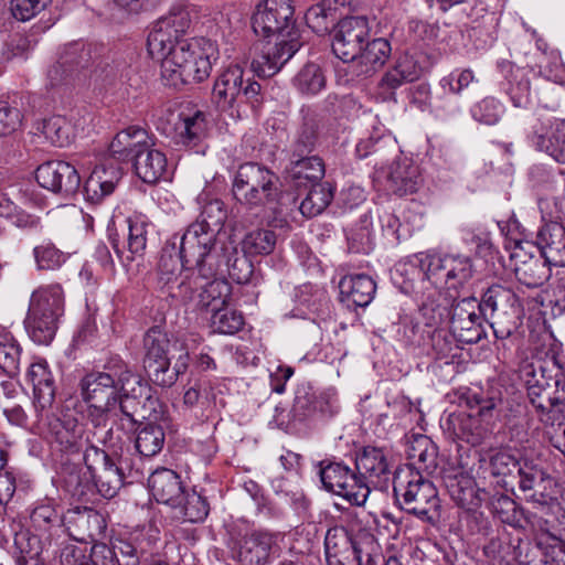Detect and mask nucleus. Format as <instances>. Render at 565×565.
<instances>
[{
    "label": "nucleus",
    "instance_id": "obj_1",
    "mask_svg": "<svg viewBox=\"0 0 565 565\" xmlns=\"http://www.w3.org/2000/svg\"><path fill=\"white\" fill-rule=\"evenodd\" d=\"M256 35L275 40L262 56L252 62V68L259 77L275 75L301 47L299 30L296 25L292 0H264L256 7L252 17Z\"/></svg>",
    "mask_w": 565,
    "mask_h": 565
},
{
    "label": "nucleus",
    "instance_id": "obj_2",
    "mask_svg": "<svg viewBox=\"0 0 565 565\" xmlns=\"http://www.w3.org/2000/svg\"><path fill=\"white\" fill-rule=\"evenodd\" d=\"M104 369L81 381L82 397L88 404L87 414L111 413L117 406L118 393L136 395L143 388L142 379L120 358L109 359Z\"/></svg>",
    "mask_w": 565,
    "mask_h": 565
},
{
    "label": "nucleus",
    "instance_id": "obj_3",
    "mask_svg": "<svg viewBox=\"0 0 565 565\" xmlns=\"http://www.w3.org/2000/svg\"><path fill=\"white\" fill-rule=\"evenodd\" d=\"M467 407L477 408V414L458 412L450 414L445 422V429L457 438L476 446L491 431L495 409L502 404V392L499 387L467 388L460 396Z\"/></svg>",
    "mask_w": 565,
    "mask_h": 565
},
{
    "label": "nucleus",
    "instance_id": "obj_4",
    "mask_svg": "<svg viewBox=\"0 0 565 565\" xmlns=\"http://www.w3.org/2000/svg\"><path fill=\"white\" fill-rule=\"evenodd\" d=\"M216 236L209 226L204 228L192 223L182 235H173L163 246L173 245L175 255L183 264L194 267L202 279L210 280L218 274L222 262Z\"/></svg>",
    "mask_w": 565,
    "mask_h": 565
},
{
    "label": "nucleus",
    "instance_id": "obj_5",
    "mask_svg": "<svg viewBox=\"0 0 565 565\" xmlns=\"http://www.w3.org/2000/svg\"><path fill=\"white\" fill-rule=\"evenodd\" d=\"M278 180L266 166L245 162L235 172L232 193L241 206L258 214L277 202L280 193Z\"/></svg>",
    "mask_w": 565,
    "mask_h": 565
},
{
    "label": "nucleus",
    "instance_id": "obj_6",
    "mask_svg": "<svg viewBox=\"0 0 565 565\" xmlns=\"http://www.w3.org/2000/svg\"><path fill=\"white\" fill-rule=\"evenodd\" d=\"M525 382L527 397L542 423L553 424L556 414L565 412V374L558 367L555 374L533 364H525L521 370Z\"/></svg>",
    "mask_w": 565,
    "mask_h": 565
},
{
    "label": "nucleus",
    "instance_id": "obj_7",
    "mask_svg": "<svg viewBox=\"0 0 565 565\" xmlns=\"http://www.w3.org/2000/svg\"><path fill=\"white\" fill-rule=\"evenodd\" d=\"M212 102L218 110L241 118L246 114V107L256 110L263 104L262 86L255 81L245 79L239 65H231L216 77Z\"/></svg>",
    "mask_w": 565,
    "mask_h": 565
},
{
    "label": "nucleus",
    "instance_id": "obj_8",
    "mask_svg": "<svg viewBox=\"0 0 565 565\" xmlns=\"http://www.w3.org/2000/svg\"><path fill=\"white\" fill-rule=\"evenodd\" d=\"M393 490L396 503L406 513L430 524L439 518L438 491L422 472L408 469L404 476L398 473Z\"/></svg>",
    "mask_w": 565,
    "mask_h": 565
},
{
    "label": "nucleus",
    "instance_id": "obj_9",
    "mask_svg": "<svg viewBox=\"0 0 565 565\" xmlns=\"http://www.w3.org/2000/svg\"><path fill=\"white\" fill-rule=\"evenodd\" d=\"M479 311L490 324L497 339L509 338L515 328L512 318L522 312L516 294L500 284H493L483 291L478 301Z\"/></svg>",
    "mask_w": 565,
    "mask_h": 565
},
{
    "label": "nucleus",
    "instance_id": "obj_10",
    "mask_svg": "<svg viewBox=\"0 0 565 565\" xmlns=\"http://www.w3.org/2000/svg\"><path fill=\"white\" fill-rule=\"evenodd\" d=\"M154 542L143 532L136 531L111 540V545L96 544L89 558L94 565H147Z\"/></svg>",
    "mask_w": 565,
    "mask_h": 565
},
{
    "label": "nucleus",
    "instance_id": "obj_11",
    "mask_svg": "<svg viewBox=\"0 0 565 565\" xmlns=\"http://www.w3.org/2000/svg\"><path fill=\"white\" fill-rule=\"evenodd\" d=\"M196 17L193 4L184 2L172 4L169 11L153 23L147 39L148 52L162 54L167 44L186 39L185 35Z\"/></svg>",
    "mask_w": 565,
    "mask_h": 565
},
{
    "label": "nucleus",
    "instance_id": "obj_12",
    "mask_svg": "<svg viewBox=\"0 0 565 565\" xmlns=\"http://www.w3.org/2000/svg\"><path fill=\"white\" fill-rule=\"evenodd\" d=\"M520 513L526 525L536 533V546L542 555L550 551V546L565 541V511L557 502L521 510Z\"/></svg>",
    "mask_w": 565,
    "mask_h": 565
},
{
    "label": "nucleus",
    "instance_id": "obj_13",
    "mask_svg": "<svg viewBox=\"0 0 565 565\" xmlns=\"http://www.w3.org/2000/svg\"><path fill=\"white\" fill-rule=\"evenodd\" d=\"M36 423L46 427L51 441L55 443L61 451L77 454L84 446L85 449L95 446L74 411L64 409L58 416L44 414L42 422Z\"/></svg>",
    "mask_w": 565,
    "mask_h": 565
},
{
    "label": "nucleus",
    "instance_id": "obj_14",
    "mask_svg": "<svg viewBox=\"0 0 565 565\" xmlns=\"http://www.w3.org/2000/svg\"><path fill=\"white\" fill-rule=\"evenodd\" d=\"M320 480L323 488L339 497H342L352 505L361 507L369 498V488L361 480L356 470L343 462H320Z\"/></svg>",
    "mask_w": 565,
    "mask_h": 565
},
{
    "label": "nucleus",
    "instance_id": "obj_15",
    "mask_svg": "<svg viewBox=\"0 0 565 565\" xmlns=\"http://www.w3.org/2000/svg\"><path fill=\"white\" fill-rule=\"evenodd\" d=\"M228 548L239 565H267L278 550L277 536L267 530H253L232 536Z\"/></svg>",
    "mask_w": 565,
    "mask_h": 565
},
{
    "label": "nucleus",
    "instance_id": "obj_16",
    "mask_svg": "<svg viewBox=\"0 0 565 565\" xmlns=\"http://www.w3.org/2000/svg\"><path fill=\"white\" fill-rule=\"evenodd\" d=\"M84 462L98 493L113 499L124 483V473L106 450L90 446L84 451Z\"/></svg>",
    "mask_w": 565,
    "mask_h": 565
},
{
    "label": "nucleus",
    "instance_id": "obj_17",
    "mask_svg": "<svg viewBox=\"0 0 565 565\" xmlns=\"http://www.w3.org/2000/svg\"><path fill=\"white\" fill-rule=\"evenodd\" d=\"M173 341L159 327L150 328L143 337L142 365L151 382L161 386L167 381V365L171 364Z\"/></svg>",
    "mask_w": 565,
    "mask_h": 565
},
{
    "label": "nucleus",
    "instance_id": "obj_18",
    "mask_svg": "<svg viewBox=\"0 0 565 565\" xmlns=\"http://www.w3.org/2000/svg\"><path fill=\"white\" fill-rule=\"evenodd\" d=\"M370 21L364 15L345 17L339 21L332 40V52L345 63L356 58L371 36Z\"/></svg>",
    "mask_w": 565,
    "mask_h": 565
},
{
    "label": "nucleus",
    "instance_id": "obj_19",
    "mask_svg": "<svg viewBox=\"0 0 565 565\" xmlns=\"http://www.w3.org/2000/svg\"><path fill=\"white\" fill-rule=\"evenodd\" d=\"M484 318L479 311L478 300L468 297L452 302L449 328L454 339L460 343H477L483 335Z\"/></svg>",
    "mask_w": 565,
    "mask_h": 565
},
{
    "label": "nucleus",
    "instance_id": "obj_20",
    "mask_svg": "<svg viewBox=\"0 0 565 565\" xmlns=\"http://www.w3.org/2000/svg\"><path fill=\"white\" fill-rule=\"evenodd\" d=\"M127 231L120 235L116 230H108V242L124 267L137 257H141L147 246L148 224L135 217L127 221Z\"/></svg>",
    "mask_w": 565,
    "mask_h": 565
},
{
    "label": "nucleus",
    "instance_id": "obj_21",
    "mask_svg": "<svg viewBox=\"0 0 565 565\" xmlns=\"http://www.w3.org/2000/svg\"><path fill=\"white\" fill-rule=\"evenodd\" d=\"M39 185L61 195L74 194L81 185V177L74 166L62 160L46 161L35 170Z\"/></svg>",
    "mask_w": 565,
    "mask_h": 565
},
{
    "label": "nucleus",
    "instance_id": "obj_22",
    "mask_svg": "<svg viewBox=\"0 0 565 565\" xmlns=\"http://www.w3.org/2000/svg\"><path fill=\"white\" fill-rule=\"evenodd\" d=\"M221 391L210 380H198L183 394V405L202 420L214 418L225 402L218 398Z\"/></svg>",
    "mask_w": 565,
    "mask_h": 565
},
{
    "label": "nucleus",
    "instance_id": "obj_23",
    "mask_svg": "<svg viewBox=\"0 0 565 565\" xmlns=\"http://www.w3.org/2000/svg\"><path fill=\"white\" fill-rule=\"evenodd\" d=\"M355 470L360 480L372 489H384L391 476L390 463L382 448L366 446L356 457Z\"/></svg>",
    "mask_w": 565,
    "mask_h": 565
},
{
    "label": "nucleus",
    "instance_id": "obj_24",
    "mask_svg": "<svg viewBox=\"0 0 565 565\" xmlns=\"http://www.w3.org/2000/svg\"><path fill=\"white\" fill-rule=\"evenodd\" d=\"M26 377L33 386L35 418L41 423L44 412L53 405L55 398L54 377L45 361L32 363L28 370Z\"/></svg>",
    "mask_w": 565,
    "mask_h": 565
},
{
    "label": "nucleus",
    "instance_id": "obj_25",
    "mask_svg": "<svg viewBox=\"0 0 565 565\" xmlns=\"http://www.w3.org/2000/svg\"><path fill=\"white\" fill-rule=\"evenodd\" d=\"M290 419L294 423L307 424L318 417L332 415V406L324 395H317L310 386H299L296 391Z\"/></svg>",
    "mask_w": 565,
    "mask_h": 565
},
{
    "label": "nucleus",
    "instance_id": "obj_26",
    "mask_svg": "<svg viewBox=\"0 0 565 565\" xmlns=\"http://www.w3.org/2000/svg\"><path fill=\"white\" fill-rule=\"evenodd\" d=\"M392 53V46L385 38H374L365 42L361 53L350 63V72L356 77H369L382 68Z\"/></svg>",
    "mask_w": 565,
    "mask_h": 565
},
{
    "label": "nucleus",
    "instance_id": "obj_27",
    "mask_svg": "<svg viewBox=\"0 0 565 565\" xmlns=\"http://www.w3.org/2000/svg\"><path fill=\"white\" fill-rule=\"evenodd\" d=\"M478 456L481 467L489 470L498 484L503 488L513 487L522 458L515 457L508 449H491L484 454L479 452Z\"/></svg>",
    "mask_w": 565,
    "mask_h": 565
},
{
    "label": "nucleus",
    "instance_id": "obj_28",
    "mask_svg": "<svg viewBox=\"0 0 565 565\" xmlns=\"http://www.w3.org/2000/svg\"><path fill=\"white\" fill-rule=\"evenodd\" d=\"M63 525L68 535L76 541L94 540L105 529V520L100 513L92 508H75L68 510L63 516Z\"/></svg>",
    "mask_w": 565,
    "mask_h": 565
},
{
    "label": "nucleus",
    "instance_id": "obj_29",
    "mask_svg": "<svg viewBox=\"0 0 565 565\" xmlns=\"http://www.w3.org/2000/svg\"><path fill=\"white\" fill-rule=\"evenodd\" d=\"M152 142L148 132L138 126L120 130L109 145L110 156L120 162H134Z\"/></svg>",
    "mask_w": 565,
    "mask_h": 565
},
{
    "label": "nucleus",
    "instance_id": "obj_30",
    "mask_svg": "<svg viewBox=\"0 0 565 565\" xmlns=\"http://www.w3.org/2000/svg\"><path fill=\"white\" fill-rule=\"evenodd\" d=\"M148 487L157 502L171 508L180 505L181 497L185 490L180 476L168 468L154 470L148 479Z\"/></svg>",
    "mask_w": 565,
    "mask_h": 565
},
{
    "label": "nucleus",
    "instance_id": "obj_31",
    "mask_svg": "<svg viewBox=\"0 0 565 565\" xmlns=\"http://www.w3.org/2000/svg\"><path fill=\"white\" fill-rule=\"evenodd\" d=\"M515 260L514 274L519 282L529 288L543 286L552 276L550 256H529L512 254Z\"/></svg>",
    "mask_w": 565,
    "mask_h": 565
},
{
    "label": "nucleus",
    "instance_id": "obj_32",
    "mask_svg": "<svg viewBox=\"0 0 565 565\" xmlns=\"http://www.w3.org/2000/svg\"><path fill=\"white\" fill-rule=\"evenodd\" d=\"M340 300L348 308L366 307L374 298L375 281L365 274L348 275L339 282Z\"/></svg>",
    "mask_w": 565,
    "mask_h": 565
},
{
    "label": "nucleus",
    "instance_id": "obj_33",
    "mask_svg": "<svg viewBox=\"0 0 565 565\" xmlns=\"http://www.w3.org/2000/svg\"><path fill=\"white\" fill-rule=\"evenodd\" d=\"M423 73V67L414 54L405 52L398 55L394 64L383 75L380 87L394 92L398 87L417 81Z\"/></svg>",
    "mask_w": 565,
    "mask_h": 565
},
{
    "label": "nucleus",
    "instance_id": "obj_34",
    "mask_svg": "<svg viewBox=\"0 0 565 565\" xmlns=\"http://www.w3.org/2000/svg\"><path fill=\"white\" fill-rule=\"evenodd\" d=\"M355 537L344 526L330 527L324 536L327 565H351Z\"/></svg>",
    "mask_w": 565,
    "mask_h": 565
},
{
    "label": "nucleus",
    "instance_id": "obj_35",
    "mask_svg": "<svg viewBox=\"0 0 565 565\" xmlns=\"http://www.w3.org/2000/svg\"><path fill=\"white\" fill-rule=\"evenodd\" d=\"M386 182L387 189L398 196L413 194L422 184L419 168L408 159L395 161L390 167Z\"/></svg>",
    "mask_w": 565,
    "mask_h": 565
},
{
    "label": "nucleus",
    "instance_id": "obj_36",
    "mask_svg": "<svg viewBox=\"0 0 565 565\" xmlns=\"http://www.w3.org/2000/svg\"><path fill=\"white\" fill-rule=\"evenodd\" d=\"M201 50L199 40L181 39L174 41L171 44H167V47L162 54L149 53L152 58L161 61V77L164 79L169 74L174 73L180 66H182L188 60L193 57Z\"/></svg>",
    "mask_w": 565,
    "mask_h": 565
},
{
    "label": "nucleus",
    "instance_id": "obj_37",
    "mask_svg": "<svg viewBox=\"0 0 565 565\" xmlns=\"http://www.w3.org/2000/svg\"><path fill=\"white\" fill-rule=\"evenodd\" d=\"M121 178L119 169L104 164L95 167L84 184L85 198L92 203H100L110 195Z\"/></svg>",
    "mask_w": 565,
    "mask_h": 565
},
{
    "label": "nucleus",
    "instance_id": "obj_38",
    "mask_svg": "<svg viewBox=\"0 0 565 565\" xmlns=\"http://www.w3.org/2000/svg\"><path fill=\"white\" fill-rule=\"evenodd\" d=\"M244 252L239 253L233 242L221 244L220 271L225 268L228 276L236 284L244 285L250 281L254 274V265Z\"/></svg>",
    "mask_w": 565,
    "mask_h": 565
},
{
    "label": "nucleus",
    "instance_id": "obj_39",
    "mask_svg": "<svg viewBox=\"0 0 565 565\" xmlns=\"http://www.w3.org/2000/svg\"><path fill=\"white\" fill-rule=\"evenodd\" d=\"M211 70L210 57L201 49L198 54L188 60L174 73H170L163 81L166 85L175 88L186 84L201 83L210 76Z\"/></svg>",
    "mask_w": 565,
    "mask_h": 565
},
{
    "label": "nucleus",
    "instance_id": "obj_40",
    "mask_svg": "<svg viewBox=\"0 0 565 565\" xmlns=\"http://www.w3.org/2000/svg\"><path fill=\"white\" fill-rule=\"evenodd\" d=\"M189 268L191 267L183 264V260L175 255L173 245L170 247L163 246L157 270L158 290L167 296L174 284L184 276V270Z\"/></svg>",
    "mask_w": 565,
    "mask_h": 565
},
{
    "label": "nucleus",
    "instance_id": "obj_41",
    "mask_svg": "<svg viewBox=\"0 0 565 565\" xmlns=\"http://www.w3.org/2000/svg\"><path fill=\"white\" fill-rule=\"evenodd\" d=\"M167 157L154 147L153 141L132 162L138 178L145 183L158 182L167 172Z\"/></svg>",
    "mask_w": 565,
    "mask_h": 565
},
{
    "label": "nucleus",
    "instance_id": "obj_42",
    "mask_svg": "<svg viewBox=\"0 0 565 565\" xmlns=\"http://www.w3.org/2000/svg\"><path fill=\"white\" fill-rule=\"evenodd\" d=\"M221 282L213 279H202L194 267L184 270V276L174 284L167 298H171L178 303L190 302L195 292L204 289V292L213 294Z\"/></svg>",
    "mask_w": 565,
    "mask_h": 565
},
{
    "label": "nucleus",
    "instance_id": "obj_43",
    "mask_svg": "<svg viewBox=\"0 0 565 565\" xmlns=\"http://www.w3.org/2000/svg\"><path fill=\"white\" fill-rule=\"evenodd\" d=\"M90 60V49L81 44H71L61 55L56 65L49 70V77L52 84H57L65 76L71 75L77 68L88 66Z\"/></svg>",
    "mask_w": 565,
    "mask_h": 565
},
{
    "label": "nucleus",
    "instance_id": "obj_44",
    "mask_svg": "<svg viewBox=\"0 0 565 565\" xmlns=\"http://www.w3.org/2000/svg\"><path fill=\"white\" fill-rule=\"evenodd\" d=\"M287 172L297 185H305L306 182L316 184L324 177L326 168L320 157L307 154L289 158Z\"/></svg>",
    "mask_w": 565,
    "mask_h": 565
},
{
    "label": "nucleus",
    "instance_id": "obj_45",
    "mask_svg": "<svg viewBox=\"0 0 565 565\" xmlns=\"http://www.w3.org/2000/svg\"><path fill=\"white\" fill-rule=\"evenodd\" d=\"M29 309L60 319L64 312V292L61 285H49L34 290Z\"/></svg>",
    "mask_w": 565,
    "mask_h": 565
},
{
    "label": "nucleus",
    "instance_id": "obj_46",
    "mask_svg": "<svg viewBox=\"0 0 565 565\" xmlns=\"http://www.w3.org/2000/svg\"><path fill=\"white\" fill-rule=\"evenodd\" d=\"M407 455L416 465L415 471L433 473L437 468L438 449L435 443L425 435L416 436L407 449Z\"/></svg>",
    "mask_w": 565,
    "mask_h": 565
},
{
    "label": "nucleus",
    "instance_id": "obj_47",
    "mask_svg": "<svg viewBox=\"0 0 565 565\" xmlns=\"http://www.w3.org/2000/svg\"><path fill=\"white\" fill-rule=\"evenodd\" d=\"M110 413L87 414L92 428L87 429V435L93 439L94 445L116 449L122 444V435L108 425Z\"/></svg>",
    "mask_w": 565,
    "mask_h": 565
},
{
    "label": "nucleus",
    "instance_id": "obj_48",
    "mask_svg": "<svg viewBox=\"0 0 565 565\" xmlns=\"http://www.w3.org/2000/svg\"><path fill=\"white\" fill-rule=\"evenodd\" d=\"M319 139V122L313 116L303 117L289 146V158L310 154Z\"/></svg>",
    "mask_w": 565,
    "mask_h": 565
},
{
    "label": "nucleus",
    "instance_id": "obj_49",
    "mask_svg": "<svg viewBox=\"0 0 565 565\" xmlns=\"http://www.w3.org/2000/svg\"><path fill=\"white\" fill-rule=\"evenodd\" d=\"M58 319L29 309L24 321L30 338L38 344H49L54 339Z\"/></svg>",
    "mask_w": 565,
    "mask_h": 565
},
{
    "label": "nucleus",
    "instance_id": "obj_50",
    "mask_svg": "<svg viewBox=\"0 0 565 565\" xmlns=\"http://www.w3.org/2000/svg\"><path fill=\"white\" fill-rule=\"evenodd\" d=\"M537 247L544 256H557L565 253V226L558 222H548L536 234Z\"/></svg>",
    "mask_w": 565,
    "mask_h": 565
},
{
    "label": "nucleus",
    "instance_id": "obj_51",
    "mask_svg": "<svg viewBox=\"0 0 565 565\" xmlns=\"http://www.w3.org/2000/svg\"><path fill=\"white\" fill-rule=\"evenodd\" d=\"M145 390L146 385L143 384V388L141 391H137L136 395L118 393L117 404H119V411L122 414V416L129 422L130 429L135 428L137 424V416H140L143 419L152 418L157 420L161 413L157 411V406L161 407L159 399L153 398L151 396H147L146 401L150 405L152 412L146 414V412L138 411L137 405L139 404V402H137V397L141 396Z\"/></svg>",
    "mask_w": 565,
    "mask_h": 565
},
{
    "label": "nucleus",
    "instance_id": "obj_52",
    "mask_svg": "<svg viewBox=\"0 0 565 565\" xmlns=\"http://www.w3.org/2000/svg\"><path fill=\"white\" fill-rule=\"evenodd\" d=\"M451 305L446 295L434 291L423 301L419 312L428 327L441 326L447 318L449 319Z\"/></svg>",
    "mask_w": 565,
    "mask_h": 565
},
{
    "label": "nucleus",
    "instance_id": "obj_53",
    "mask_svg": "<svg viewBox=\"0 0 565 565\" xmlns=\"http://www.w3.org/2000/svg\"><path fill=\"white\" fill-rule=\"evenodd\" d=\"M277 235L268 228H256L245 234L241 242L242 252L248 256H266L275 250Z\"/></svg>",
    "mask_w": 565,
    "mask_h": 565
},
{
    "label": "nucleus",
    "instance_id": "obj_54",
    "mask_svg": "<svg viewBox=\"0 0 565 565\" xmlns=\"http://www.w3.org/2000/svg\"><path fill=\"white\" fill-rule=\"evenodd\" d=\"M136 430L135 446L141 456L153 457L161 451L166 437L160 425L148 423Z\"/></svg>",
    "mask_w": 565,
    "mask_h": 565
},
{
    "label": "nucleus",
    "instance_id": "obj_55",
    "mask_svg": "<svg viewBox=\"0 0 565 565\" xmlns=\"http://www.w3.org/2000/svg\"><path fill=\"white\" fill-rule=\"evenodd\" d=\"M333 199V188L328 182L312 184L307 196L300 204V212L307 217L322 213Z\"/></svg>",
    "mask_w": 565,
    "mask_h": 565
},
{
    "label": "nucleus",
    "instance_id": "obj_56",
    "mask_svg": "<svg viewBox=\"0 0 565 565\" xmlns=\"http://www.w3.org/2000/svg\"><path fill=\"white\" fill-rule=\"evenodd\" d=\"M356 565H382L385 564V558L382 548L377 543L374 535L363 533L355 536L354 552L352 563Z\"/></svg>",
    "mask_w": 565,
    "mask_h": 565
},
{
    "label": "nucleus",
    "instance_id": "obj_57",
    "mask_svg": "<svg viewBox=\"0 0 565 565\" xmlns=\"http://www.w3.org/2000/svg\"><path fill=\"white\" fill-rule=\"evenodd\" d=\"M21 348L4 328L0 327V370L12 377L20 369Z\"/></svg>",
    "mask_w": 565,
    "mask_h": 565
},
{
    "label": "nucleus",
    "instance_id": "obj_58",
    "mask_svg": "<svg viewBox=\"0 0 565 565\" xmlns=\"http://www.w3.org/2000/svg\"><path fill=\"white\" fill-rule=\"evenodd\" d=\"M174 509H179L184 520L196 523L204 521L209 515L210 504L206 498L193 489L191 491H183L180 505H175Z\"/></svg>",
    "mask_w": 565,
    "mask_h": 565
},
{
    "label": "nucleus",
    "instance_id": "obj_59",
    "mask_svg": "<svg viewBox=\"0 0 565 565\" xmlns=\"http://www.w3.org/2000/svg\"><path fill=\"white\" fill-rule=\"evenodd\" d=\"M337 18V9L326 1L311 6L305 14L307 25L317 34L328 33Z\"/></svg>",
    "mask_w": 565,
    "mask_h": 565
},
{
    "label": "nucleus",
    "instance_id": "obj_60",
    "mask_svg": "<svg viewBox=\"0 0 565 565\" xmlns=\"http://www.w3.org/2000/svg\"><path fill=\"white\" fill-rule=\"evenodd\" d=\"M553 128L550 119L533 117L526 128V139L529 143L537 151L545 152L550 156Z\"/></svg>",
    "mask_w": 565,
    "mask_h": 565
},
{
    "label": "nucleus",
    "instance_id": "obj_61",
    "mask_svg": "<svg viewBox=\"0 0 565 565\" xmlns=\"http://www.w3.org/2000/svg\"><path fill=\"white\" fill-rule=\"evenodd\" d=\"M450 254H427L420 258V268L425 277L435 286H446Z\"/></svg>",
    "mask_w": 565,
    "mask_h": 565
},
{
    "label": "nucleus",
    "instance_id": "obj_62",
    "mask_svg": "<svg viewBox=\"0 0 565 565\" xmlns=\"http://www.w3.org/2000/svg\"><path fill=\"white\" fill-rule=\"evenodd\" d=\"M449 264L446 279V287L448 289H458L472 278L475 269L470 257L450 255Z\"/></svg>",
    "mask_w": 565,
    "mask_h": 565
},
{
    "label": "nucleus",
    "instance_id": "obj_63",
    "mask_svg": "<svg viewBox=\"0 0 565 565\" xmlns=\"http://www.w3.org/2000/svg\"><path fill=\"white\" fill-rule=\"evenodd\" d=\"M175 130L183 143H191L200 140L206 130L205 115L202 111H195L191 116H180Z\"/></svg>",
    "mask_w": 565,
    "mask_h": 565
},
{
    "label": "nucleus",
    "instance_id": "obj_64",
    "mask_svg": "<svg viewBox=\"0 0 565 565\" xmlns=\"http://www.w3.org/2000/svg\"><path fill=\"white\" fill-rule=\"evenodd\" d=\"M295 85L302 94L316 95L324 87L326 78L317 64L309 63L297 74Z\"/></svg>",
    "mask_w": 565,
    "mask_h": 565
}]
</instances>
